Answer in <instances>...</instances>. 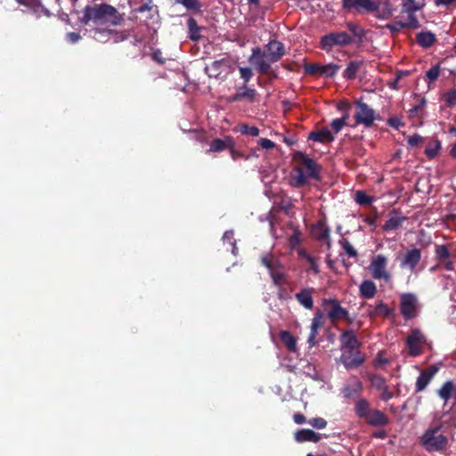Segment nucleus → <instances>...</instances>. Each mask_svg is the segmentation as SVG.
Masks as SVG:
<instances>
[{
	"label": "nucleus",
	"mask_w": 456,
	"mask_h": 456,
	"mask_svg": "<svg viewBox=\"0 0 456 456\" xmlns=\"http://www.w3.org/2000/svg\"><path fill=\"white\" fill-rule=\"evenodd\" d=\"M67 37V40L69 42V43H77L78 40L81 39V36L79 33H77V32H69L66 36Z\"/></svg>",
	"instance_id": "nucleus-62"
},
{
	"label": "nucleus",
	"mask_w": 456,
	"mask_h": 456,
	"mask_svg": "<svg viewBox=\"0 0 456 456\" xmlns=\"http://www.w3.org/2000/svg\"><path fill=\"white\" fill-rule=\"evenodd\" d=\"M400 312L405 320H411L416 316L417 297L411 293H405L400 298Z\"/></svg>",
	"instance_id": "nucleus-12"
},
{
	"label": "nucleus",
	"mask_w": 456,
	"mask_h": 456,
	"mask_svg": "<svg viewBox=\"0 0 456 456\" xmlns=\"http://www.w3.org/2000/svg\"><path fill=\"white\" fill-rule=\"evenodd\" d=\"M406 220L405 216H397L395 211H393L389 218L386 221L382 229L386 232L397 230L403 223Z\"/></svg>",
	"instance_id": "nucleus-30"
},
{
	"label": "nucleus",
	"mask_w": 456,
	"mask_h": 456,
	"mask_svg": "<svg viewBox=\"0 0 456 456\" xmlns=\"http://www.w3.org/2000/svg\"><path fill=\"white\" fill-rule=\"evenodd\" d=\"M442 425L430 426L421 436L420 444L428 452L444 450L448 443L447 437L441 433Z\"/></svg>",
	"instance_id": "nucleus-5"
},
{
	"label": "nucleus",
	"mask_w": 456,
	"mask_h": 456,
	"mask_svg": "<svg viewBox=\"0 0 456 456\" xmlns=\"http://www.w3.org/2000/svg\"><path fill=\"white\" fill-rule=\"evenodd\" d=\"M187 26L190 39H191L192 41H199L201 37V28L198 25L196 20L192 17L189 18L187 20Z\"/></svg>",
	"instance_id": "nucleus-35"
},
{
	"label": "nucleus",
	"mask_w": 456,
	"mask_h": 456,
	"mask_svg": "<svg viewBox=\"0 0 456 456\" xmlns=\"http://www.w3.org/2000/svg\"><path fill=\"white\" fill-rule=\"evenodd\" d=\"M427 103L425 98H421L417 104H415L411 110L410 113L411 116L417 114L419 110H421Z\"/></svg>",
	"instance_id": "nucleus-58"
},
{
	"label": "nucleus",
	"mask_w": 456,
	"mask_h": 456,
	"mask_svg": "<svg viewBox=\"0 0 456 456\" xmlns=\"http://www.w3.org/2000/svg\"><path fill=\"white\" fill-rule=\"evenodd\" d=\"M257 144L262 147L263 149H265V150H271V149H273L275 147V143L267 139V138H261L257 141Z\"/></svg>",
	"instance_id": "nucleus-55"
},
{
	"label": "nucleus",
	"mask_w": 456,
	"mask_h": 456,
	"mask_svg": "<svg viewBox=\"0 0 456 456\" xmlns=\"http://www.w3.org/2000/svg\"><path fill=\"white\" fill-rule=\"evenodd\" d=\"M82 23L94 27L105 25L119 26L124 21V14L109 4H95L84 8Z\"/></svg>",
	"instance_id": "nucleus-2"
},
{
	"label": "nucleus",
	"mask_w": 456,
	"mask_h": 456,
	"mask_svg": "<svg viewBox=\"0 0 456 456\" xmlns=\"http://www.w3.org/2000/svg\"><path fill=\"white\" fill-rule=\"evenodd\" d=\"M340 342L342 344V347L346 348L348 351L356 350L361 346V343L353 330H345L340 335Z\"/></svg>",
	"instance_id": "nucleus-22"
},
{
	"label": "nucleus",
	"mask_w": 456,
	"mask_h": 456,
	"mask_svg": "<svg viewBox=\"0 0 456 456\" xmlns=\"http://www.w3.org/2000/svg\"><path fill=\"white\" fill-rule=\"evenodd\" d=\"M389 361L387 358H383L380 354H378L374 361V366L376 368L380 367L385 364H388Z\"/></svg>",
	"instance_id": "nucleus-63"
},
{
	"label": "nucleus",
	"mask_w": 456,
	"mask_h": 456,
	"mask_svg": "<svg viewBox=\"0 0 456 456\" xmlns=\"http://www.w3.org/2000/svg\"><path fill=\"white\" fill-rule=\"evenodd\" d=\"M308 424L316 429H323L327 427L326 419H324L323 418H321V417L310 419L308 420Z\"/></svg>",
	"instance_id": "nucleus-49"
},
{
	"label": "nucleus",
	"mask_w": 456,
	"mask_h": 456,
	"mask_svg": "<svg viewBox=\"0 0 456 456\" xmlns=\"http://www.w3.org/2000/svg\"><path fill=\"white\" fill-rule=\"evenodd\" d=\"M339 244L348 256H350V257L357 256L358 253H357L356 249L352 246V244L346 239L340 240Z\"/></svg>",
	"instance_id": "nucleus-45"
},
{
	"label": "nucleus",
	"mask_w": 456,
	"mask_h": 456,
	"mask_svg": "<svg viewBox=\"0 0 456 456\" xmlns=\"http://www.w3.org/2000/svg\"><path fill=\"white\" fill-rule=\"evenodd\" d=\"M330 228L325 224L323 221H318L312 227V236L318 241H326L328 248H330Z\"/></svg>",
	"instance_id": "nucleus-18"
},
{
	"label": "nucleus",
	"mask_w": 456,
	"mask_h": 456,
	"mask_svg": "<svg viewBox=\"0 0 456 456\" xmlns=\"http://www.w3.org/2000/svg\"><path fill=\"white\" fill-rule=\"evenodd\" d=\"M285 55L284 45L278 40H271L265 51L258 46L252 49L248 61L253 64L260 74L269 72L272 63L279 61Z\"/></svg>",
	"instance_id": "nucleus-3"
},
{
	"label": "nucleus",
	"mask_w": 456,
	"mask_h": 456,
	"mask_svg": "<svg viewBox=\"0 0 456 456\" xmlns=\"http://www.w3.org/2000/svg\"><path fill=\"white\" fill-rule=\"evenodd\" d=\"M377 286L370 280L363 281L359 286L360 297L366 299H370L377 294Z\"/></svg>",
	"instance_id": "nucleus-29"
},
{
	"label": "nucleus",
	"mask_w": 456,
	"mask_h": 456,
	"mask_svg": "<svg viewBox=\"0 0 456 456\" xmlns=\"http://www.w3.org/2000/svg\"><path fill=\"white\" fill-rule=\"evenodd\" d=\"M387 125L395 129L404 126V123L398 117H392L387 119Z\"/></svg>",
	"instance_id": "nucleus-53"
},
{
	"label": "nucleus",
	"mask_w": 456,
	"mask_h": 456,
	"mask_svg": "<svg viewBox=\"0 0 456 456\" xmlns=\"http://www.w3.org/2000/svg\"><path fill=\"white\" fill-rule=\"evenodd\" d=\"M407 20L403 21L404 28L417 29L420 27V23L415 14V12H406Z\"/></svg>",
	"instance_id": "nucleus-41"
},
{
	"label": "nucleus",
	"mask_w": 456,
	"mask_h": 456,
	"mask_svg": "<svg viewBox=\"0 0 456 456\" xmlns=\"http://www.w3.org/2000/svg\"><path fill=\"white\" fill-rule=\"evenodd\" d=\"M423 141L424 138L421 135L415 134L408 138V144L411 147H415L420 144Z\"/></svg>",
	"instance_id": "nucleus-54"
},
{
	"label": "nucleus",
	"mask_w": 456,
	"mask_h": 456,
	"mask_svg": "<svg viewBox=\"0 0 456 456\" xmlns=\"http://www.w3.org/2000/svg\"><path fill=\"white\" fill-rule=\"evenodd\" d=\"M355 415L372 427H383L389 423V418L380 410L373 409L365 398H360L354 405Z\"/></svg>",
	"instance_id": "nucleus-4"
},
{
	"label": "nucleus",
	"mask_w": 456,
	"mask_h": 456,
	"mask_svg": "<svg viewBox=\"0 0 456 456\" xmlns=\"http://www.w3.org/2000/svg\"><path fill=\"white\" fill-rule=\"evenodd\" d=\"M323 305L325 307L330 306L327 314L332 322H336L338 320L347 319L349 316L348 311L346 308H343L337 299H324Z\"/></svg>",
	"instance_id": "nucleus-14"
},
{
	"label": "nucleus",
	"mask_w": 456,
	"mask_h": 456,
	"mask_svg": "<svg viewBox=\"0 0 456 456\" xmlns=\"http://www.w3.org/2000/svg\"><path fill=\"white\" fill-rule=\"evenodd\" d=\"M342 8L346 11H355L359 13L373 12L379 4L372 0H342Z\"/></svg>",
	"instance_id": "nucleus-11"
},
{
	"label": "nucleus",
	"mask_w": 456,
	"mask_h": 456,
	"mask_svg": "<svg viewBox=\"0 0 456 456\" xmlns=\"http://www.w3.org/2000/svg\"><path fill=\"white\" fill-rule=\"evenodd\" d=\"M441 150V142L439 140H434L428 143L425 149V154L429 159L436 158Z\"/></svg>",
	"instance_id": "nucleus-38"
},
{
	"label": "nucleus",
	"mask_w": 456,
	"mask_h": 456,
	"mask_svg": "<svg viewBox=\"0 0 456 456\" xmlns=\"http://www.w3.org/2000/svg\"><path fill=\"white\" fill-rule=\"evenodd\" d=\"M385 28H387L393 35H395L398 32H400L402 29H403L404 26H403L402 20H395L392 23H387L385 26Z\"/></svg>",
	"instance_id": "nucleus-50"
},
{
	"label": "nucleus",
	"mask_w": 456,
	"mask_h": 456,
	"mask_svg": "<svg viewBox=\"0 0 456 456\" xmlns=\"http://www.w3.org/2000/svg\"><path fill=\"white\" fill-rule=\"evenodd\" d=\"M435 253L438 262L448 260L451 256L446 245H436Z\"/></svg>",
	"instance_id": "nucleus-42"
},
{
	"label": "nucleus",
	"mask_w": 456,
	"mask_h": 456,
	"mask_svg": "<svg viewBox=\"0 0 456 456\" xmlns=\"http://www.w3.org/2000/svg\"><path fill=\"white\" fill-rule=\"evenodd\" d=\"M421 259V251L417 248H413L406 251L401 259L400 265L403 268H408L413 271Z\"/></svg>",
	"instance_id": "nucleus-17"
},
{
	"label": "nucleus",
	"mask_w": 456,
	"mask_h": 456,
	"mask_svg": "<svg viewBox=\"0 0 456 456\" xmlns=\"http://www.w3.org/2000/svg\"><path fill=\"white\" fill-rule=\"evenodd\" d=\"M432 379V373L421 371L416 381V392L424 390Z\"/></svg>",
	"instance_id": "nucleus-39"
},
{
	"label": "nucleus",
	"mask_w": 456,
	"mask_h": 456,
	"mask_svg": "<svg viewBox=\"0 0 456 456\" xmlns=\"http://www.w3.org/2000/svg\"><path fill=\"white\" fill-rule=\"evenodd\" d=\"M231 68V61L228 58H223L213 61L210 65L205 67V72L209 77L218 78L224 72H227Z\"/></svg>",
	"instance_id": "nucleus-15"
},
{
	"label": "nucleus",
	"mask_w": 456,
	"mask_h": 456,
	"mask_svg": "<svg viewBox=\"0 0 456 456\" xmlns=\"http://www.w3.org/2000/svg\"><path fill=\"white\" fill-rule=\"evenodd\" d=\"M340 360L346 370L358 368L364 362V358L358 350H352L342 354Z\"/></svg>",
	"instance_id": "nucleus-16"
},
{
	"label": "nucleus",
	"mask_w": 456,
	"mask_h": 456,
	"mask_svg": "<svg viewBox=\"0 0 456 456\" xmlns=\"http://www.w3.org/2000/svg\"><path fill=\"white\" fill-rule=\"evenodd\" d=\"M387 258L384 255H377L373 257L369 266V270L375 280H384L388 281L391 278L387 271Z\"/></svg>",
	"instance_id": "nucleus-10"
},
{
	"label": "nucleus",
	"mask_w": 456,
	"mask_h": 456,
	"mask_svg": "<svg viewBox=\"0 0 456 456\" xmlns=\"http://www.w3.org/2000/svg\"><path fill=\"white\" fill-rule=\"evenodd\" d=\"M421 6L415 3V0H403L402 13L403 12H416L420 10Z\"/></svg>",
	"instance_id": "nucleus-44"
},
{
	"label": "nucleus",
	"mask_w": 456,
	"mask_h": 456,
	"mask_svg": "<svg viewBox=\"0 0 456 456\" xmlns=\"http://www.w3.org/2000/svg\"><path fill=\"white\" fill-rule=\"evenodd\" d=\"M303 68L306 75L333 77L339 70L340 66L335 63L322 65L318 63L305 62Z\"/></svg>",
	"instance_id": "nucleus-9"
},
{
	"label": "nucleus",
	"mask_w": 456,
	"mask_h": 456,
	"mask_svg": "<svg viewBox=\"0 0 456 456\" xmlns=\"http://www.w3.org/2000/svg\"><path fill=\"white\" fill-rule=\"evenodd\" d=\"M344 126V121L339 118L333 119L330 123V126L335 133L340 132Z\"/></svg>",
	"instance_id": "nucleus-57"
},
{
	"label": "nucleus",
	"mask_w": 456,
	"mask_h": 456,
	"mask_svg": "<svg viewBox=\"0 0 456 456\" xmlns=\"http://www.w3.org/2000/svg\"><path fill=\"white\" fill-rule=\"evenodd\" d=\"M346 31H333L322 36L320 47L325 52H330L334 47H346L354 44L360 45L366 37L365 29L357 22L346 23Z\"/></svg>",
	"instance_id": "nucleus-1"
},
{
	"label": "nucleus",
	"mask_w": 456,
	"mask_h": 456,
	"mask_svg": "<svg viewBox=\"0 0 456 456\" xmlns=\"http://www.w3.org/2000/svg\"><path fill=\"white\" fill-rule=\"evenodd\" d=\"M426 342V338L419 329H413L406 339L410 355L417 356L422 354V345Z\"/></svg>",
	"instance_id": "nucleus-13"
},
{
	"label": "nucleus",
	"mask_w": 456,
	"mask_h": 456,
	"mask_svg": "<svg viewBox=\"0 0 456 456\" xmlns=\"http://www.w3.org/2000/svg\"><path fill=\"white\" fill-rule=\"evenodd\" d=\"M323 314L321 310H318L312 320L311 324V331L307 339V343L310 347H314L318 344L316 340V336L318 334V330L323 325L322 322Z\"/></svg>",
	"instance_id": "nucleus-20"
},
{
	"label": "nucleus",
	"mask_w": 456,
	"mask_h": 456,
	"mask_svg": "<svg viewBox=\"0 0 456 456\" xmlns=\"http://www.w3.org/2000/svg\"><path fill=\"white\" fill-rule=\"evenodd\" d=\"M362 392V383L357 377H353L343 387L342 393L346 398L358 396Z\"/></svg>",
	"instance_id": "nucleus-21"
},
{
	"label": "nucleus",
	"mask_w": 456,
	"mask_h": 456,
	"mask_svg": "<svg viewBox=\"0 0 456 456\" xmlns=\"http://www.w3.org/2000/svg\"><path fill=\"white\" fill-rule=\"evenodd\" d=\"M314 291V289L306 288V289H303L300 292L297 293L295 296L297 302L307 310H312L314 308V299H313Z\"/></svg>",
	"instance_id": "nucleus-26"
},
{
	"label": "nucleus",
	"mask_w": 456,
	"mask_h": 456,
	"mask_svg": "<svg viewBox=\"0 0 456 456\" xmlns=\"http://www.w3.org/2000/svg\"><path fill=\"white\" fill-rule=\"evenodd\" d=\"M382 393L380 395V398L382 401H388L391 398H393L394 394L389 390L388 387L386 386L384 388L381 389Z\"/></svg>",
	"instance_id": "nucleus-60"
},
{
	"label": "nucleus",
	"mask_w": 456,
	"mask_h": 456,
	"mask_svg": "<svg viewBox=\"0 0 456 456\" xmlns=\"http://www.w3.org/2000/svg\"><path fill=\"white\" fill-rule=\"evenodd\" d=\"M153 7H154L153 4H149L143 3L142 5H140L137 8H135L134 10V12H136V13H142L144 12H151L153 9Z\"/></svg>",
	"instance_id": "nucleus-61"
},
{
	"label": "nucleus",
	"mask_w": 456,
	"mask_h": 456,
	"mask_svg": "<svg viewBox=\"0 0 456 456\" xmlns=\"http://www.w3.org/2000/svg\"><path fill=\"white\" fill-rule=\"evenodd\" d=\"M241 89L242 91H239L230 97V102H239L242 99H247L250 102L255 101L256 96V91L255 89L248 87L247 85H244Z\"/></svg>",
	"instance_id": "nucleus-28"
},
{
	"label": "nucleus",
	"mask_w": 456,
	"mask_h": 456,
	"mask_svg": "<svg viewBox=\"0 0 456 456\" xmlns=\"http://www.w3.org/2000/svg\"><path fill=\"white\" fill-rule=\"evenodd\" d=\"M176 4H182L187 11L194 13L202 12V4L200 0H174Z\"/></svg>",
	"instance_id": "nucleus-36"
},
{
	"label": "nucleus",
	"mask_w": 456,
	"mask_h": 456,
	"mask_svg": "<svg viewBox=\"0 0 456 456\" xmlns=\"http://www.w3.org/2000/svg\"><path fill=\"white\" fill-rule=\"evenodd\" d=\"M322 438V435L313 431L312 429L303 428L295 433V440L297 443L313 442L318 443Z\"/></svg>",
	"instance_id": "nucleus-25"
},
{
	"label": "nucleus",
	"mask_w": 456,
	"mask_h": 456,
	"mask_svg": "<svg viewBox=\"0 0 456 456\" xmlns=\"http://www.w3.org/2000/svg\"><path fill=\"white\" fill-rule=\"evenodd\" d=\"M308 183V176L303 172V167H295L290 172L289 184L295 188H301Z\"/></svg>",
	"instance_id": "nucleus-23"
},
{
	"label": "nucleus",
	"mask_w": 456,
	"mask_h": 456,
	"mask_svg": "<svg viewBox=\"0 0 456 456\" xmlns=\"http://www.w3.org/2000/svg\"><path fill=\"white\" fill-rule=\"evenodd\" d=\"M229 151L231 154V158L233 160H237L239 159L244 158V155L240 151H237L235 149V146H232V149H230Z\"/></svg>",
	"instance_id": "nucleus-64"
},
{
	"label": "nucleus",
	"mask_w": 456,
	"mask_h": 456,
	"mask_svg": "<svg viewBox=\"0 0 456 456\" xmlns=\"http://www.w3.org/2000/svg\"><path fill=\"white\" fill-rule=\"evenodd\" d=\"M355 113L354 118L357 125H363L365 127H370L379 116H376L375 110L367 103L357 101L355 102Z\"/></svg>",
	"instance_id": "nucleus-7"
},
{
	"label": "nucleus",
	"mask_w": 456,
	"mask_h": 456,
	"mask_svg": "<svg viewBox=\"0 0 456 456\" xmlns=\"http://www.w3.org/2000/svg\"><path fill=\"white\" fill-rule=\"evenodd\" d=\"M240 77L244 80V85H247L253 77V71L248 67H240L239 69Z\"/></svg>",
	"instance_id": "nucleus-52"
},
{
	"label": "nucleus",
	"mask_w": 456,
	"mask_h": 456,
	"mask_svg": "<svg viewBox=\"0 0 456 456\" xmlns=\"http://www.w3.org/2000/svg\"><path fill=\"white\" fill-rule=\"evenodd\" d=\"M415 40L422 48H429L436 42V36L431 31H421L416 34Z\"/></svg>",
	"instance_id": "nucleus-27"
},
{
	"label": "nucleus",
	"mask_w": 456,
	"mask_h": 456,
	"mask_svg": "<svg viewBox=\"0 0 456 456\" xmlns=\"http://www.w3.org/2000/svg\"><path fill=\"white\" fill-rule=\"evenodd\" d=\"M370 381L371 386L378 390H381L387 386L385 378L379 375H371Z\"/></svg>",
	"instance_id": "nucleus-47"
},
{
	"label": "nucleus",
	"mask_w": 456,
	"mask_h": 456,
	"mask_svg": "<svg viewBox=\"0 0 456 456\" xmlns=\"http://www.w3.org/2000/svg\"><path fill=\"white\" fill-rule=\"evenodd\" d=\"M293 160L298 163L297 167H303V172L307 173V176L314 180H320L321 166H319L313 159L308 155L297 151L293 155Z\"/></svg>",
	"instance_id": "nucleus-8"
},
{
	"label": "nucleus",
	"mask_w": 456,
	"mask_h": 456,
	"mask_svg": "<svg viewBox=\"0 0 456 456\" xmlns=\"http://www.w3.org/2000/svg\"><path fill=\"white\" fill-rule=\"evenodd\" d=\"M452 392H454V399L456 403V385L454 386V383L452 380H447L437 391V394L444 401V403H447L451 398Z\"/></svg>",
	"instance_id": "nucleus-32"
},
{
	"label": "nucleus",
	"mask_w": 456,
	"mask_h": 456,
	"mask_svg": "<svg viewBox=\"0 0 456 456\" xmlns=\"http://www.w3.org/2000/svg\"><path fill=\"white\" fill-rule=\"evenodd\" d=\"M261 264L269 270V273L275 269L281 268L279 260L270 254H266L261 256Z\"/></svg>",
	"instance_id": "nucleus-37"
},
{
	"label": "nucleus",
	"mask_w": 456,
	"mask_h": 456,
	"mask_svg": "<svg viewBox=\"0 0 456 456\" xmlns=\"http://www.w3.org/2000/svg\"><path fill=\"white\" fill-rule=\"evenodd\" d=\"M362 66V61H350L343 72V77L346 80H354Z\"/></svg>",
	"instance_id": "nucleus-31"
},
{
	"label": "nucleus",
	"mask_w": 456,
	"mask_h": 456,
	"mask_svg": "<svg viewBox=\"0 0 456 456\" xmlns=\"http://www.w3.org/2000/svg\"><path fill=\"white\" fill-rule=\"evenodd\" d=\"M89 32L92 37L100 43H107L110 40H113L114 43H118L128 38L126 32H118L108 28L94 27Z\"/></svg>",
	"instance_id": "nucleus-6"
},
{
	"label": "nucleus",
	"mask_w": 456,
	"mask_h": 456,
	"mask_svg": "<svg viewBox=\"0 0 456 456\" xmlns=\"http://www.w3.org/2000/svg\"><path fill=\"white\" fill-rule=\"evenodd\" d=\"M393 309L389 308L387 305L379 302L374 308L369 310L368 314L370 318L387 317L392 314Z\"/></svg>",
	"instance_id": "nucleus-33"
},
{
	"label": "nucleus",
	"mask_w": 456,
	"mask_h": 456,
	"mask_svg": "<svg viewBox=\"0 0 456 456\" xmlns=\"http://www.w3.org/2000/svg\"><path fill=\"white\" fill-rule=\"evenodd\" d=\"M308 140L329 143L335 140V136L328 127H322L320 130L312 131L308 135Z\"/></svg>",
	"instance_id": "nucleus-24"
},
{
	"label": "nucleus",
	"mask_w": 456,
	"mask_h": 456,
	"mask_svg": "<svg viewBox=\"0 0 456 456\" xmlns=\"http://www.w3.org/2000/svg\"><path fill=\"white\" fill-rule=\"evenodd\" d=\"M440 71H441V69H440L439 65H436V66H433L432 68H430L426 73V81H428V82L436 81L440 75Z\"/></svg>",
	"instance_id": "nucleus-48"
},
{
	"label": "nucleus",
	"mask_w": 456,
	"mask_h": 456,
	"mask_svg": "<svg viewBox=\"0 0 456 456\" xmlns=\"http://www.w3.org/2000/svg\"><path fill=\"white\" fill-rule=\"evenodd\" d=\"M232 146H236L234 139L230 135H225L224 138H215L209 143V149L208 152H221L225 150L232 149Z\"/></svg>",
	"instance_id": "nucleus-19"
},
{
	"label": "nucleus",
	"mask_w": 456,
	"mask_h": 456,
	"mask_svg": "<svg viewBox=\"0 0 456 456\" xmlns=\"http://www.w3.org/2000/svg\"><path fill=\"white\" fill-rule=\"evenodd\" d=\"M306 261L309 264L310 270H312L314 274H318L320 273V269L316 259L311 256Z\"/></svg>",
	"instance_id": "nucleus-56"
},
{
	"label": "nucleus",
	"mask_w": 456,
	"mask_h": 456,
	"mask_svg": "<svg viewBox=\"0 0 456 456\" xmlns=\"http://www.w3.org/2000/svg\"><path fill=\"white\" fill-rule=\"evenodd\" d=\"M234 130L240 132L242 134H247L253 137L258 136L260 133V130L256 126H248L245 123L240 124Z\"/></svg>",
	"instance_id": "nucleus-40"
},
{
	"label": "nucleus",
	"mask_w": 456,
	"mask_h": 456,
	"mask_svg": "<svg viewBox=\"0 0 456 456\" xmlns=\"http://www.w3.org/2000/svg\"><path fill=\"white\" fill-rule=\"evenodd\" d=\"M279 269H275L270 273L272 280L276 286H280L284 280V273Z\"/></svg>",
	"instance_id": "nucleus-51"
},
{
	"label": "nucleus",
	"mask_w": 456,
	"mask_h": 456,
	"mask_svg": "<svg viewBox=\"0 0 456 456\" xmlns=\"http://www.w3.org/2000/svg\"><path fill=\"white\" fill-rule=\"evenodd\" d=\"M151 58L153 61H155L159 64H164L166 61V60H165V58H163L162 53L159 49H157L152 53Z\"/></svg>",
	"instance_id": "nucleus-59"
},
{
	"label": "nucleus",
	"mask_w": 456,
	"mask_h": 456,
	"mask_svg": "<svg viewBox=\"0 0 456 456\" xmlns=\"http://www.w3.org/2000/svg\"><path fill=\"white\" fill-rule=\"evenodd\" d=\"M374 199L371 196L367 195L362 191H358L355 193V201L361 206H368L373 202Z\"/></svg>",
	"instance_id": "nucleus-43"
},
{
	"label": "nucleus",
	"mask_w": 456,
	"mask_h": 456,
	"mask_svg": "<svg viewBox=\"0 0 456 456\" xmlns=\"http://www.w3.org/2000/svg\"><path fill=\"white\" fill-rule=\"evenodd\" d=\"M445 104L449 108H452L456 105V89H452L443 95Z\"/></svg>",
	"instance_id": "nucleus-46"
},
{
	"label": "nucleus",
	"mask_w": 456,
	"mask_h": 456,
	"mask_svg": "<svg viewBox=\"0 0 456 456\" xmlns=\"http://www.w3.org/2000/svg\"><path fill=\"white\" fill-rule=\"evenodd\" d=\"M281 341L284 344V346L287 347V349L289 352H296L297 347V339L296 338L291 334V332L288 330H281L279 334Z\"/></svg>",
	"instance_id": "nucleus-34"
}]
</instances>
